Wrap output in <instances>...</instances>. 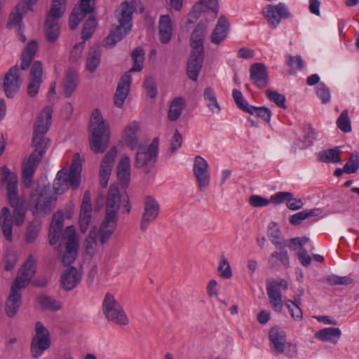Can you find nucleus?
I'll return each instance as SVG.
<instances>
[{
	"label": "nucleus",
	"mask_w": 359,
	"mask_h": 359,
	"mask_svg": "<svg viewBox=\"0 0 359 359\" xmlns=\"http://www.w3.org/2000/svg\"><path fill=\"white\" fill-rule=\"evenodd\" d=\"M341 335V330L338 327H326L320 330L315 334L316 337L322 341H328L333 344L337 343Z\"/></svg>",
	"instance_id": "37"
},
{
	"label": "nucleus",
	"mask_w": 359,
	"mask_h": 359,
	"mask_svg": "<svg viewBox=\"0 0 359 359\" xmlns=\"http://www.w3.org/2000/svg\"><path fill=\"white\" fill-rule=\"evenodd\" d=\"M118 217L104 215V218L97 229L99 241L104 244L111 238L117 226Z\"/></svg>",
	"instance_id": "24"
},
{
	"label": "nucleus",
	"mask_w": 359,
	"mask_h": 359,
	"mask_svg": "<svg viewBox=\"0 0 359 359\" xmlns=\"http://www.w3.org/2000/svg\"><path fill=\"white\" fill-rule=\"evenodd\" d=\"M44 31L47 40L50 43L55 42L60 36L58 20L46 19Z\"/></svg>",
	"instance_id": "40"
},
{
	"label": "nucleus",
	"mask_w": 359,
	"mask_h": 359,
	"mask_svg": "<svg viewBox=\"0 0 359 359\" xmlns=\"http://www.w3.org/2000/svg\"><path fill=\"white\" fill-rule=\"evenodd\" d=\"M250 80L259 88H265L269 82L266 67L263 63H255L250 68Z\"/></svg>",
	"instance_id": "22"
},
{
	"label": "nucleus",
	"mask_w": 359,
	"mask_h": 359,
	"mask_svg": "<svg viewBox=\"0 0 359 359\" xmlns=\"http://www.w3.org/2000/svg\"><path fill=\"white\" fill-rule=\"evenodd\" d=\"M37 49L38 44L36 41H31L27 43L21 55V69L26 70L29 67Z\"/></svg>",
	"instance_id": "36"
},
{
	"label": "nucleus",
	"mask_w": 359,
	"mask_h": 359,
	"mask_svg": "<svg viewBox=\"0 0 359 359\" xmlns=\"http://www.w3.org/2000/svg\"><path fill=\"white\" fill-rule=\"evenodd\" d=\"M144 50L141 47H137L132 53L131 57L133 65L127 73L141 72L143 69L144 60Z\"/></svg>",
	"instance_id": "44"
},
{
	"label": "nucleus",
	"mask_w": 359,
	"mask_h": 359,
	"mask_svg": "<svg viewBox=\"0 0 359 359\" xmlns=\"http://www.w3.org/2000/svg\"><path fill=\"white\" fill-rule=\"evenodd\" d=\"M252 114L255 113L257 116L264 121L269 123L271 117V110L265 107H256L252 106Z\"/></svg>",
	"instance_id": "64"
},
{
	"label": "nucleus",
	"mask_w": 359,
	"mask_h": 359,
	"mask_svg": "<svg viewBox=\"0 0 359 359\" xmlns=\"http://www.w3.org/2000/svg\"><path fill=\"white\" fill-rule=\"evenodd\" d=\"M101 62V50L99 46H94L90 48L88 51L86 61V67L87 70L93 74L94 73Z\"/></svg>",
	"instance_id": "35"
},
{
	"label": "nucleus",
	"mask_w": 359,
	"mask_h": 359,
	"mask_svg": "<svg viewBox=\"0 0 359 359\" xmlns=\"http://www.w3.org/2000/svg\"><path fill=\"white\" fill-rule=\"evenodd\" d=\"M85 16L79 8H74L69 16V28L72 30L75 29Z\"/></svg>",
	"instance_id": "60"
},
{
	"label": "nucleus",
	"mask_w": 359,
	"mask_h": 359,
	"mask_svg": "<svg viewBox=\"0 0 359 359\" xmlns=\"http://www.w3.org/2000/svg\"><path fill=\"white\" fill-rule=\"evenodd\" d=\"M219 8L218 0H200L189 12L187 23L194 24L202 13H207V21L214 20L217 15Z\"/></svg>",
	"instance_id": "14"
},
{
	"label": "nucleus",
	"mask_w": 359,
	"mask_h": 359,
	"mask_svg": "<svg viewBox=\"0 0 359 359\" xmlns=\"http://www.w3.org/2000/svg\"><path fill=\"white\" fill-rule=\"evenodd\" d=\"M31 11L25 3V0H20L15 8L11 11L6 27L8 29H19L22 27V19L25 14Z\"/></svg>",
	"instance_id": "23"
},
{
	"label": "nucleus",
	"mask_w": 359,
	"mask_h": 359,
	"mask_svg": "<svg viewBox=\"0 0 359 359\" xmlns=\"http://www.w3.org/2000/svg\"><path fill=\"white\" fill-rule=\"evenodd\" d=\"M97 25V20L94 17H90L84 24L81 37L84 41L91 37Z\"/></svg>",
	"instance_id": "52"
},
{
	"label": "nucleus",
	"mask_w": 359,
	"mask_h": 359,
	"mask_svg": "<svg viewBox=\"0 0 359 359\" xmlns=\"http://www.w3.org/2000/svg\"><path fill=\"white\" fill-rule=\"evenodd\" d=\"M41 229V222L36 219L28 223L25 233V241L27 243H34L38 238Z\"/></svg>",
	"instance_id": "41"
},
{
	"label": "nucleus",
	"mask_w": 359,
	"mask_h": 359,
	"mask_svg": "<svg viewBox=\"0 0 359 359\" xmlns=\"http://www.w3.org/2000/svg\"><path fill=\"white\" fill-rule=\"evenodd\" d=\"M102 310L104 314H124L125 313L122 306L109 293H107L104 296Z\"/></svg>",
	"instance_id": "34"
},
{
	"label": "nucleus",
	"mask_w": 359,
	"mask_h": 359,
	"mask_svg": "<svg viewBox=\"0 0 359 359\" xmlns=\"http://www.w3.org/2000/svg\"><path fill=\"white\" fill-rule=\"evenodd\" d=\"M268 264L273 269H279L281 267L288 269L290 264L287 251L283 249L280 252H272L268 259Z\"/></svg>",
	"instance_id": "32"
},
{
	"label": "nucleus",
	"mask_w": 359,
	"mask_h": 359,
	"mask_svg": "<svg viewBox=\"0 0 359 359\" xmlns=\"http://www.w3.org/2000/svg\"><path fill=\"white\" fill-rule=\"evenodd\" d=\"M232 96L238 108L245 112L252 114V106L248 104L240 90L236 89L233 90Z\"/></svg>",
	"instance_id": "47"
},
{
	"label": "nucleus",
	"mask_w": 359,
	"mask_h": 359,
	"mask_svg": "<svg viewBox=\"0 0 359 359\" xmlns=\"http://www.w3.org/2000/svg\"><path fill=\"white\" fill-rule=\"evenodd\" d=\"M159 39L162 43H168L172 36V24L169 15H162L158 22Z\"/></svg>",
	"instance_id": "30"
},
{
	"label": "nucleus",
	"mask_w": 359,
	"mask_h": 359,
	"mask_svg": "<svg viewBox=\"0 0 359 359\" xmlns=\"http://www.w3.org/2000/svg\"><path fill=\"white\" fill-rule=\"evenodd\" d=\"M280 231L276 222H271L268 226V236L271 243L276 246L283 249L280 242Z\"/></svg>",
	"instance_id": "46"
},
{
	"label": "nucleus",
	"mask_w": 359,
	"mask_h": 359,
	"mask_svg": "<svg viewBox=\"0 0 359 359\" xmlns=\"http://www.w3.org/2000/svg\"><path fill=\"white\" fill-rule=\"evenodd\" d=\"M160 212V205L151 196H147L144 200V212L140 222V229L145 231L149 224L156 220Z\"/></svg>",
	"instance_id": "16"
},
{
	"label": "nucleus",
	"mask_w": 359,
	"mask_h": 359,
	"mask_svg": "<svg viewBox=\"0 0 359 359\" xmlns=\"http://www.w3.org/2000/svg\"><path fill=\"white\" fill-rule=\"evenodd\" d=\"M117 155V149L116 147H111L104 155L101 166L111 169L114 167L115 159Z\"/></svg>",
	"instance_id": "56"
},
{
	"label": "nucleus",
	"mask_w": 359,
	"mask_h": 359,
	"mask_svg": "<svg viewBox=\"0 0 359 359\" xmlns=\"http://www.w3.org/2000/svg\"><path fill=\"white\" fill-rule=\"evenodd\" d=\"M204 100L208 109L213 114H219L221 111V107L217 100L215 93L212 88L208 87L204 90Z\"/></svg>",
	"instance_id": "43"
},
{
	"label": "nucleus",
	"mask_w": 359,
	"mask_h": 359,
	"mask_svg": "<svg viewBox=\"0 0 359 359\" xmlns=\"http://www.w3.org/2000/svg\"><path fill=\"white\" fill-rule=\"evenodd\" d=\"M196 179L198 189L201 191H203L210 184V175L209 172L194 175Z\"/></svg>",
	"instance_id": "63"
},
{
	"label": "nucleus",
	"mask_w": 359,
	"mask_h": 359,
	"mask_svg": "<svg viewBox=\"0 0 359 359\" xmlns=\"http://www.w3.org/2000/svg\"><path fill=\"white\" fill-rule=\"evenodd\" d=\"M262 13L269 27L272 29H276L283 19H287L292 16L286 5L281 2L276 5H266L263 8Z\"/></svg>",
	"instance_id": "15"
},
{
	"label": "nucleus",
	"mask_w": 359,
	"mask_h": 359,
	"mask_svg": "<svg viewBox=\"0 0 359 359\" xmlns=\"http://www.w3.org/2000/svg\"><path fill=\"white\" fill-rule=\"evenodd\" d=\"M78 79V72L73 68H69L66 72L65 77L63 81L64 93L66 97H70L75 90L77 86Z\"/></svg>",
	"instance_id": "33"
},
{
	"label": "nucleus",
	"mask_w": 359,
	"mask_h": 359,
	"mask_svg": "<svg viewBox=\"0 0 359 359\" xmlns=\"http://www.w3.org/2000/svg\"><path fill=\"white\" fill-rule=\"evenodd\" d=\"M186 107V102L182 97H177L172 100L170 104L168 118L171 121H177L181 116L184 109Z\"/></svg>",
	"instance_id": "38"
},
{
	"label": "nucleus",
	"mask_w": 359,
	"mask_h": 359,
	"mask_svg": "<svg viewBox=\"0 0 359 359\" xmlns=\"http://www.w3.org/2000/svg\"><path fill=\"white\" fill-rule=\"evenodd\" d=\"M82 273L75 267L65 269L61 276V283L66 290H73L81 280Z\"/></svg>",
	"instance_id": "26"
},
{
	"label": "nucleus",
	"mask_w": 359,
	"mask_h": 359,
	"mask_svg": "<svg viewBox=\"0 0 359 359\" xmlns=\"http://www.w3.org/2000/svg\"><path fill=\"white\" fill-rule=\"evenodd\" d=\"M269 339L271 350L276 354H284L289 358L297 355L296 345L287 341V334L283 328L278 326L273 327L269 332Z\"/></svg>",
	"instance_id": "8"
},
{
	"label": "nucleus",
	"mask_w": 359,
	"mask_h": 359,
	"mask_svg": "<svg viewBox=\"0 0 359 359\" xmlns=\"http://www.w3.org/2000/svg\"><path fill=\"white\" fill-rule=\"evenodd\" d=\"M62 239L66 241L65 251L62 255V262L64 266H68L76 259L79 248V241L74 226H69L65 229Z\"/></svg>",
	"instance_id": "13"
},
{
	"label": "nucleus",
	"mask_w": 359,
	"mask_h": 359,
	"mask_svg": "<svg viewBox=\"0 0 359 359\" xmlns=\"http://www.w3.org/2000/svg\"><path fill=\"white\" fill-rule=\"evenodd\" d=\"M322 213V210L320 208H314L310 210H304L301 212H298L289 217V222L291 224L296 226L300 224L304 220L318 216Z\"/></svg>",
	"instance_id": "39"
},
{
	"label": "nucleus",
	"mask_w": 359,
	"mask_h": 359,
	"mask_svg": "<svg viewBox=\"0 0 359 359\" xmlns=\"http://www.w3.org/2000/svg\"><path fill=\"white\" fill-rule=\"evenodd\" d=\"M286 57L287 65L290 67L292 73L297 70H302L304 67L305 62L300 55L292 56V55H287Z\"/></svg>",
	"instance_id": "53"
},
{
	"label": "nucleus",
	"mask_w": 359,
	"mask_h": 359,
	"mask_svg": "<svg viewBox=\"0 0 359 359\" xmlns=\"http://www.w3.org/2000/svg\"><path fill=\"white\" fill-rule=\"evenodd\" d=\"M182 136L178 130H175L170 142L169 153L173 155L182 147Z\"/></svg>",
	"instance_id": "61"
},
{
	"label": "nucleus",
	"mask_w": 359,
	"mask_h": 359,
	"mask_svg": "<svg viewBox=\"0 0 359 359\" xmlns=\"http://www.w3.org/2000/svg\"><path fill=\"white\" fill-rule=\"evenodd\" d=\"M131 83L132 78L129 73H125L121 77L114 96V102L117 107H123L124 102L130 93Z\"/></svg>",
	"instance_id": "21"
},
{
	"label": "nucleus",
	"mask_w": 359,
	"mask_h": 359,
	"mask_svg": "<svg viewBox=\"0 0 359 359\" xmlns=\"http://www.w3.org/2000/svg\"><path fill=\"white\" fill-rule=\"evenodd\" d=\"M117 177L123 189L128 187L130 180V161L127 155H123L117 165Z\"/></svg>",
	"instance_id": "27"
},
{
	"label": "nucleus",
	"mask_w": 359,
	"mask_h": 359,
	"mask_svg": "<svg viewBox=\"0 0 359 359\" xmlns=\"http://www.w3.org/2000/svg\"><path fill=\"white\" fill-rule=\"evenodd\" d=\"M286 290L287 283L283 279L267 281L266 291L269 302L273 308L274 311L280 312L283 308V301L280 289Z\"/></svg>",
	"instance_id": "17"
},
{
	"label": "nucleus",
	"mask_w": 359,
	"mask_h": 359,
	"mask_svg": "<svg viewBox=\"0 0 359 359\" xmlns=\"http://www.w3.org/2000/svg\"><path fill=\"white\" fill-rule=\"evenodd\" d=\"M21 82L19 68L15 65L8 70L4 79L3 88L7 97H14L20 88Z\"/></svg>",
	"instance_id": "19"
},
{
	"label": "nucleus",
	"mask_w": 359,
	"mask_h": 359,
	"mask_svg": "<svg viewBox=\"0 0 359 359\" xmlns=\"http://www.w3.org/2000/svg\"><path fill=\"white\" fill-rule=\"evenodd\" d=\"M4 176V182L6 183L7 196L9 205L13 208V223L16 226H21L25 221L26 210L23 201L18 197V177L9 171L6 166L2 168Z\"/></svg>",
	"instance_id": "5"
},
{
	"label": "nucleus",
	"mask_w": 359,
	"mask_h": 359,
	"mask_svg": "<svg viewBox=\"0 0 359 359\" xmlns=\"http://www.w3.org/2000/svg\"><path fill=\"white\" fill-rule=\"evenodd\" d=\"M82 165L79 154L74 155L72 163L69 170H60L53 182V189L57 194H62L70 187L77 189L81 182Z\"/></svg>",
	"instance_id": "6"
},
{
	"label": "nucleus",
	"mask_w": 359,
	"mask_h": 359,
	"mask_svg": "<svg viewBox=\"0 0 359 359\" xmlns=\"http://www.w3.org/2000/svg\"><path fill=\"white\" fill-rule=\"evenodd\" d=\"M207 27L203 22L198 23L190 38L191 52L187 62V74L190 79L196 81L203 67L204 60L203 39Z\"/></svg>",
	"instance_id": "1"
},
{
	"label": "nucleus",
	"mask_w": 359,
	"mask_h": 359,
	"mask_svg": "<svg viewBox=\"0 0 359 359\" xmlns=\"http://www.w3.org/2000/svg\"><path fill=\"white\" fill-rule=\"evenodd\" d=\"M136 2L134 0L122 2L116 10L115 15L119 25L106 39V46L112 47L131 30L133 13L135 10Z\"/></svg>",
	"instance_id": "4"
},
{
	"label": "nucleus",
	"mask_w": 359,
	"mask_h": 359,
	"mask_svg": "<svg viewBox=\"0 0 359 359\" xmlns=\"http://www.w3.org/2000/svg\"><path fill=\"white\" fill-rule=\"evenodd\" d=\"M158 138L156 137L147 147L140 146L135 156V165L137 168L145 167V172H149L150 168L156 161L158 153Z\"/></svg>",
	"instance_id": "12"
},
{
	"label": "nucleus",
	"mask_w": 359,
	"mask_h": 359,
	"mask_svg": "<svg viewBox=\"0 0 359 359\" xmlns=\"http://www.w3.org/2000/svg\"><path fill=\"white\" fill-rule=\"evenodd\" d=\"M38 302L45 309L51 311H57L61 307L59 302L49 296L42 295L38 297Z\"/></svg>",
	"instance_id": "49"
},
{
	"label": "nucleus",
	"mask_w": 359,
	"mask_h": 359,
	"mask_svg": "<svg viewBox=\"0 0 359 359\" xmlns=\"http://www.w3.org/2000/svg\"><path fill=\"white\" fill-rule=\"evenodd\" d=\"M265 93L270 101L276 103L277 106L283 109L286 108L285 97L276 90H266Z\"/></svg>",
	"instance_id": "55"
},
{
	"label": "nucleus",
	"mask_w": 359,
	"mask_h": 359,
	"mask_svg": "<svg viewBox=\"0 0 359 359\" xmlns=\"http://www.w3.org/2000/svg\"><path fill=\"white\" fill-rule=\"evenodd\" d=\"M64 215L62 211L57 210L53 215L49 229V243L55 245L59 240L63 229Z\"/></svg>",
	"instance_id": "25"
},
{
	"label": "nucleus",
	"mask_w": 359,
	"mask_h": 359,
	"mask_svg": "<svg viewBox=\"0 0 359 359\" xmlns=\"http://www.w3.org/2000/svg\"><path fill=\"white\" fill-rule=\"evenodd\" d=\"M337 126L344 133H350L351 131V120L347 109L343 110L338 117Z\"/></svg>",
	"instance_id": "48"
},
{
	"label": "nucleus",
	"mask_w": 359,
	"mask_h": 359,
	"mask_svg": "<svg viewBox=\"0 0 359 359\" xmlns=\"http://www.w3.org/2000/svg\"><path fill=\"white\" fill-rule=\"evenodd\" d=\"M91 213L92 210L85 211L80 210L79 223L82 233H86L88 229L91 221Z\"/></svg>",
	"instance_id": "59"
},
{
	"label": "nucleus",
	"mask_w": 359,
	"mask_h": 359,
	"mask_svg": "<svg viewBox=\"0 0 359 359\" xmlns=\"http://www.w3.org/2000/svg\"><path fill=\"white\" fill-rule=\"evenodd\" d=\"M52 113V109L50 107H46L43 109L36 118L32 137V146L36 151L46 152L50 144V140L45 137V135L50 125Z\"/></svg>",
	"instance_id": "7"
},
{
	"label": "nucleus",
	"mask_w": 359,
	"mask_h": 359,
	"mask_svg": "<svg viewBox=\"0 0 359 359\" xmlns=\"http://www.w3.org/2000/svg\"><path fill=\"white\" fill-rule=\"evenodd\" d=\"M90 148L95 154H102L108 147L110 140L109 125L103 119L98 109H95L90 120Z\"/></svg>",
	"instance_id": "3"
},
{
	"label": "nucleus",
	"mask_w": 359,
	"mask_h": 359,
	"mask_svg": "<svg viewBox=\"0 0 359 359\" xmlns=\"http://www.w3.org/2000/svg\"><path fill=\"white\" fill-rule=\"evenodd\" d=\"M55 198L46 189H37L31 196L32 212L36 217L50 213L53 209Z\"/></svg>",
	"instance_id": "10"
},
{
	"label": "nucleus",
	"mask_w": 359,
	"mask_h": 359,
	"mask_svg": "<svg viewBox=\"0 0 359 359\" xmlns=\"http://www.w3.org/2000/svg\"><path fill=\"white\" fill-rule=\"evenodd\" d=\"M43 66L40 61H34L32 65L29 82L27 86V94L29 97H34L39 93L42 83Z\"/></svg>",
	"instance_id": "20"
},
{
	"label": "nucleus",
	"mask_w": 359,
	"mask_h": 359,
	"mask_svg": "<svg viewBox=\"0 0 359 359\" xmlns=\"http://www.w3.org/2000/svg\"><path fill=\"white\" fill-rule=\"evenodd\" d=\"M51 344L50 336L48 329L41 323L35 325V334L30 344V352L33 358L41 357Z\"/></svg>",
	"instance_id": "11"
},
{
	"label": "nucleus",
	"mask_w": 359,
	"mask_h": 359,
	"mask_svg": "<svg viewBox=\"0 0 359 359\" xmlns=\"http://www.w3.org/2000/svg\"><path fill=\"white\" fill-rule=\"evenodd\" d=\"M36 272L35 260L30 255L22 266L20 273L12 283L11 294L6 302L8 313L15 314L21 305V290L26 287Z\"/></svg>",
	"instance_id": "2"
},
{
	"label": "nucleus",
	"mask_w": 359,
	"mask_h": 359,
	"mask_svg": "<svg viewBox=\"0 0 359 359\" xmlns=\"http://www.w3.org/2000/svg\"><path fill=\"white\" fill-rule=\"evenodd\" d=\"M219 275L224 278L229 279L232 277V271L228 259L224 256H221L217 268Z\"/></svg>",
	"instance_id": "54"
},
{
	"label": "nucleus",
	"mask_w": 359,
	"mask_h": 359,
	"mask_svg": "<svg viewBox=\"0 0 359 359\" xmlns=\"http://www.w3.org/2000/svg\"><path fill=\"white\" fill-rule=\"evenodd\" d=\"M194 175L208 172V163L201 156H196L194 158L193 166Z\"/></svg>",
	"instance_id": "57"
},
{
	"label": "nucleus",
	"mask_w": 359,
	"mask_h": 359,
	"mask_svg": "<svg viewBox=\"0 0 359 359\" xmlns=\"http://www.w3.org/2000/svg\"><path fill=\"white\" fill-rule=\"evenodd\" d=\"M316 94L320 99L323 104L330 102L331 100V94L328 87L323 83H320L316 86Z\"/></svg>",
	"instance_id": "58"
},
{
	"label": "nucleus",
	"mask_w": 359,
	"mask_h": 359,
	"mask_svg": "<svg viewBox=\"0 0 359 359\" xmlns=\"http://www.w3.org/2000/svg\"><path fill=\"white\" fill-rule=\"evenodd\" d=\"M13 224L11 211L8 208H2L0 212V226L5 239L11 242L13 241Z\"/></svg>",
	"instance_id": "29"
},
{
	"label": "nucleus",
	"mask_w": 359,
	"mask_h": 359,
	"mask_svg": "<svg viewBox=\"0 0 359 359\" xmlns=\"http://www.w3.org/2000/svg\"><path fill=\"white\" fill-rule=\"evenodd\" d=\"M121 205L125 208L126 213L130 212V205L128 196L126 194H120L118 187L111 185L106 200L105 215L118 217V210Z\"/></svg>",
	"instance_id": "9"
},
{
	"label": "nucleus",
	"mask_w": 359,
	"mask_h": 359,
	"mask_svg": "<svg viewBox=\"0 0 359 359\" xmlns=\"http://www.w3.org/2000/svg\"><path fill=\"white\" fill-rule=\"evenodd\" d=\"M341 151L338 148L326 149L318 154L319 161L324 163H339Z\"/></svg>",
	"instance_id": "45"
},
{
	"label": "nucleus",
	"mask_w": 359,
	"mask_h": 359,
	"mask_svg": "<svg viewBox=\"0 0 359 359\" xmlns=\"http://www.w3.org/2000/svg\"><path fill=\"white\" fill-rule=\"evenodd\" d=\"M344 172L355 173L359 168V154L358 151L351 153L349 160L344 165Z\"/></svg>",
	"instance_id": "50"
},
{
	"label": "nucleus",
	"mask_w": 359,
	"mask_h": 359,
	"mask_svg": "<svg viewBox=\"0 0 359 359\" xmlns=\"http://www.w3.org/2000/svg\"><path fill=\"white\" fill-rule=\"evenodd\" d=\"M144 88L150 98H154L157 94L156 85L152 77H147L144 81Z\"/></svg>",
	"instance_id": "62"
},
{
	"label": "nucleus",
	"mask_w": 359,
	"mask_h": 359,
	"mask_svg": "<svg viewBox=\"0 0 359 359\" xmlns=\"http://www.w3.org/2000/svg\"><path fill=\"white\" fill-rule=\"evenodd\" d=\"M229 29L228 19L224 15H221L211 34V42L214 44H219L227 36Z\"/></svg>",
	"instance_id": "28"
},
{
	"label": "nucleus",
	"mask_w": 359,
	"mask_h": 359,
	"mask_svg": "<svg viewBox=\"0 0 359 359\" xmlns=\"http://www.w3.org/2000/svg\"><path fill=\"white\" fill-rule=\"evenodd\" d=\"M139 130L140 123L135 121L128 124L123 131V139L125 144L133 150L138 145L137 134Z\"/></svg>",
	"instance_id": "31"
},
{
	"label": "nucleus",
	"mask_w": 359,
	"mask_h": 359,
	"mask_svg": "<svg viewBox=\"0 0 359 359\" xmlns=\"http://www.w3.org/2000/svg\"><path fill=\"white\" fill-rule=\"evenodd\" d=\"M45 153L43 151H36L34 150L27 162L23 163L22 172V183L26 187H30L35 170Z\"/></svg>",
	"instance_id": "18"
},
{
	"label": "nucleus",
	"mask_w": 359,
	"mask_h": 359,
	"mask_svg": "<svg viewBox=\"0 0 359 359\" xmlns=\"http://www.w3.org/2000/svg\"><path fill=\"white\" fill-rule=\"evenodd\" d=\"M66 9V0H53L51 8L46 19L59 20Z\"/></svg>",
	"instance_id": "42"
},
{
	"label": "nucleus",
	"mask_w": 359,
	"mask_h": 359,
	"mask_svg": "<svg viewBox=\"0 0 359 359\" xmlns=\"http://www.w3.org/2000/svg\"><path fill=\"white\" fill-rule=\"evenodd\" d=\"M99 240L97 228L93 227L86 240V250L88 253H92L97 246Z\"/></svg>",
	"instance_id": "51"
}]
</instances>
